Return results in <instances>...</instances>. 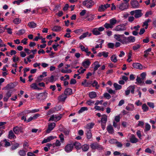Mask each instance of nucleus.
<instances>
[{
	"label": "nucleus",
	"mask_w": 156,
	"mask_h": 156,
	"mask_svg": "<svg viewBox=\"0 0 156 156\" xmlns=\"http://www.w3.org/2000/svg\"><path fill=\"white\" fill-rule=\"evenodd\" d=\"M151 20L150 19H148L147 20H146L143 23V26H145V29H147L148 26V23L151 22Z\"/></svg>",
	"instance_id": "nucleus-34"
},
{
	"label": "nucleus",
	"mask_w": 156,
	"mask_h": 156,
	"mask_svg": "<svg viewBox=\"0 0 156 156\" xmlns=\"http://www.w3.org/2000/svg\"><path fill=\"white\" fill-rule=\"evenodd\" d=\"M47 95L48 93L46 92L40 93L37 95V98L39 100H44L47 98Z\"/></svg>",
	"instance_id": "nucleus-9"
},
{
	"label": "nucleus",
	"mask_w": 156,
	"mask_h": 156,
	"mask_svg": "<svg viewBox=\"0 0 156 156\" xmlns=\"http://www.w3.org/2000/svg\"><path fill=\"white\" fill-rule=\"evenodd\" d=\"M136 83L137 84H140L141 85H143L144 84V82L143 81L144 80H142L141 78L137 76L136 79Z\"/></svg>",
	"instance_id": "nucleus-21"
},
{
	"label": "nucleus",
	"mask_w": 156,
	"mask_h": 156,
	"mask_svg": "<svg viewBox=\"0 0 156 156\" xmlns=\"http://www.w3.org/2000/svg\"><path fill=\"white\" fill-rule=\"evenodd\" d=\"M30 86V88L33 90H40L41 89L40 88H39L38 87L36 83H34L32 84Z\"/></svg>",
	"instance_id": "nucleus-25"
},
{
	"label": "nucleus",
	"mask_w": 156,
	"mask_h": 156,
	"mask_svg": "<svg viewBox=\"0 0 156 156\" xmlns=\"http://www.w3.org/2000/svg\"><path fill=\"white\" fill-rule=\"evenodd\" d=\"M132 66L134 68L139 69H142L143 68H145V67H143L142 65L139 63H133Z\"/></svg>",
	"instance_id": "nucleus-13"
},
{
	"label": "nucleus",
	"mask_w": 156,
	"mask_h": 156,
	"mask_svg": "<svg viewBox=\"0 0 156 156\" xmlns=\"http://www.w3.org/2000/svg\"><path fill=\"white\" fill-rule=\"evenodd\" d=\"M118 122H116L115 121L113 122V126L115 128H116L118 129L120 128V124L118 123Z\"/></svg>",
	"instance_id": "nucleus-51"
},
{
	"label": "nucleus",
	"mask_w": 156,
	"mask_h": 156,
	"mask_svg": "<svg viewBox=\"0 0 156 156\" xmlns=\"http://www.w3.org/2000/svg\"><path fill=\"white\" fill-rule=\"evenodd\" d=\"M83 31V30L82 28L76 29L74 31V32L76 34H80Z\"/></svg>",
	"instance_id": "nucleus-57"
},
{
	"label": "nucleus",
	"mask_w": 156,
	"mask_h": 156,
	"mask_svg": "<svg viewBox=\"0 0 156 156\" xmlns=\"http://www.w3.org/2000/svg\"><path fill=\"white\" fill-rule=\"evenodd\" d=\"M62 116V114H60L58 115H55V121H57L60 120Z\"/></svg>",
	"instance_id": "nucleus-54"
},
{
	"label": "nucleus",
	"mask_w": 156,
	"mask_h": 156,
	"mask_svg": "<svg viewBox=\"0 0 156 156\" xmlns=\"http://www.w3.org/2000/svg\"><path fill=\"white\" fill-rule=\"evenodd\" d=\"M87 137L88 139H90L92 136L91 130L90 129H87Z\"/></svg>",
	"instance_id": "nucleus-33"
},
{
	"label": "nucleus",
	"mask_w": 156,
	"mask_h": 156,
	"mask_svg": "<svg viewBox=\"0 0 156 156\" xmlns=\"http://www.w3.org/2000/svg\"><path fill=\"white\" fill-rule=\"evenodd\" d=\"M95 3V2L93 0H86L83 2V5L88 9L91 8Z\"/></svg>",
	"instance_id": "nucleus-1"
},
{
	"label": "nucleus",
	"mask_w": 156,
	"mask_h": 156,
	"mask_svg": "<svg viewBox=\"0 0 156 156\" xmlns=\"http://www.w3.org/2000/svg\"><path fill=\"white\" fill-rule=\"evenodd\" d=\"M80 48L81 50L83 51H87V50H88V48H85V47L83 46L82 45H81L80 46Z\"/></svg>",
	"instance_id": "nucleus-50"
},
{
	"label": "nucleus",
	"mask_w": 156,
	"mask_h": 156,
	"mask_svg": "<svg viewBox=\"0 0 156 156\" xmlns=\"http://www.w3.org/2000/svg\"><path fill=\"white\" fill-rule=\"evenodd\" d=\"M66 98V95L65 94H62L58 97V99L59 101H64Z\"/></svg>",
	"instance_id": "nucleus-32"
},
{
	"label": "nucleus",
	"mask_w": 156,
	"mask_h": 156,
	"mask_svg": "<svg viewBox=\"0 0 156 156\" xmlns=\"http://www.w3.org/2000/svg\"><path fill=\"white\" fill-rule=\"evenodd\" d=\"M73 144V146H75V148L77 150L80 149L81 147L80 143L77 142H75Z\"/></svg>",
	"instance_id": "nucleus-24"
},
{
	"label": "nucleus",
	"mask_w": 156,
	"mask_h": 156,
	"mask_svg": "<svg viewBox=\"0 0 156 156\" xmlns=\"http://www.w3.org/2000/svg\"><path fill=\"white\" fill-rule=\"evenodd\" d=\"M91 35V33H89L88 32H87L83 33L82 35L79 37V39L80 40H82L85 38L87 36L90 37Z\"/></svg>",
	"instance_id": "nucleus-23"
},
{
	"label": "nucleus",
	"mask_w": 156,
	"mask_h": 156,
	"mask_svg": "<svg viewBox=\"0 0 156 156\" xmlns=\"http://www.w3.org/2000/svg\"><path fill=\"white\" fill-rule=\"evenodd\" d=\"M110 4H107L104 5H101L99 7L98 11L100 12H102L105 10L107 9L110 7Z\"/></svg>",
	"instance_id": "nucleus-10"
},
{
	"label": "nucleus",
	"mask_w": 156,
	"mask_h": 156,
	"mask_svg": "<svg viewBox=\"0 0 156 156\" xmlns=\"http://www.w3.org/2000/svg\"><path fill=\"white\" fill-rule=\"evenodd\" d=\"M142 108L144 112H147L149 109L148 107L145 104H144L142 105Z\"/></svg>",
	"instance_id": "nucleus-42"
},
{
	"label": "nucleus",
	"mask_w": 156,
	"mask_h": 156,
	"mask_svg": "<svg viewBox=\"0 0 156 156\" xmlns=\"http://www.w3.org/2000/svg\"><path fill=\"white\" fill-rule=\"evenodd\" d=\"M104 96L107 99H109L111 98L110 95L108 93H106L104 94Z\"/></svg>",
	"instance_id": "nucleus-64"
},
{
	"label": "nucleus",
	"mask_w": 156,
	"mask_h": 156,
	"mask_svg": "<svg viewBox=\"0 0 156 156\" xmlns=\"http://www.w3.org/2000/svg\"><path fill=\"white\" fill-rule=\"evenodd\" d=\"M151 48H150L145 51L144 52V57L145 58H147L148 55L149 54V52L151 51Z\"/></svg>",
	"instance_id": "nucleus-41"
},
{
	"label": "nucleus",
	"mask_w": 156,
	"mask_h": 156,
	"mask_svg": "<svg viewBox=\"0 0 156 156\" xmlns=\"http://www.w3.org/2000/svg\"><path fill=\"white\" fill-rule=\"evenodd\" d=\"M90 146L91 148L93 150L97 149L98 150H101L103 149V147L97 142H95L91 144Z\"/></svg>",
	"instance_id": "nucleus-8"
},
{
	"label": "nucleus",
	"mask_w": 156,
	"mask_h": 156,
	"mask_svg": "<svg viewBox=\"0 0 156 156\" xmlns=\"http://www.w3.org/2000/svg\"><path fill=\"white\" fill-rule=\"evenodd\" d=\"M13 130L15 133L18 134L20 131V128L18 126H16L14 128Z\"/></svg>",
	"instance_id": "nucleus-53"
},
{
	"label": "nucleus",
	"mask_w": 156,
	"mask_h": 156,
	"mask_svg": "<svg viewBox=\"0 0 156 156\" xmlns=\"http://www.w3.org/2000/svg\"><path fill=\"white\" fill-rule=\"evenodd\" d=\"M114 87L116 90H120L122 88V86L118 84L115 83L114 84Z\"/></svg>",
	"instance_id": "nucleus-44"
},
{
	"label": "nucleus",
	"mask_w": 156,
	"mask_h": 156,
	"mask_svg": "<svg viewBox=\"0 0 156 156\" xmlns=\"http://www.w3.org/2000/svg\"><path fill=\"white\" fill-rule=\"evenodd\" d=\"M61 144L60 141L58 140H56V142L53 144L52 146L54 147H59L60 146Z\"/></svg>",
	"instance_id": "nucleus-35"
},
{
	"label": "nucleus",
	"mask_w": 156,
	"mask_h": 156,
	"mask_svg": "<svg viewBox=\"0 0 156 156\" xmlns=\"http://www.w3.org/2000/svg\"><path fill=\"white\" fill-rule=\"evenodd\" d=\"M61 72L63 73H71L72 70L70 69H63L61 70Z\"/></svg>",
	"instance_id": "nucleus-47"
},
{
	"label": "nucleus",
	"mask_w": 156,
	"mask_h": 156,
	"mask_svg": "<svg viewBox=\"0 0 156 156\" xmlns=\"http://www.w3.org/2000/svg\"><path fill=\"white\" fill-rule=\"evenodd\" d=\"M131 4L132 7L133 8H138L139 6V4L138 2L136 0H133L131 1Z\"/></svg>",
	"instance_id": "nucleus-15"
},
{
	"label": "nucleus",
	"mask_w": 156,
	"mask_h": 156,
	"mask_svg": "<svg viewBox=\"0 0 156 156\" xmlns=\"http://www.w3.org/2000/svg\"><path fill=\"white\" fill-rule=\"evenodd\" d=\"M27 151L24 150L20 151V156H25L26 155Z\"/></svg>",
	"instance_id": "nucleus-63"
},
{
	"label": "nucleus",
	"mask_w": 156,
	"mask_h": 156,
	"mask_svg": "<svg viewBox=\"0 0 156 156\" xmlns=\"http://www.w3.org/2000/svg\"><path fill=\"white\" fill-rule=\"evenodd\" d=\"M91 62L89 59H87L85 60L82 63V66L85 68H87L90 64Z\"/></svg>",
	"instance_id": "nucleus-17"
},
{
	"label": "nucleus",
	"mask_w": 156,
	"mask_h": 156,
	"mask_svg": "<svg viewBox=\"0 0 156 156\" xmlns=\"http://www.w3.org/2000/svg\"><path fill=\"white\" fill-rule=\"evenodd\" d=\"M117 140H116L112 139L109 140V142L111 144H115L116 142H117Z\"/></svg>",
	"instance_id": "nucleus-62"
},
{
	"label": "nucleus",
	"mask_w": 156,
	"mask_h": 156,
	"mask_svg": "<svg viewBox=\"0 0 156 156\" xmlns=\"http://www.w3.org/2000/svg\"><path fill=\"white\" fill-rule=\"evenodd\" d=\"M72 93V90L70 88H66L64 91V94L66 95H70Z\"/></svg>",
	"instance_id": "nucleus-28"
},
{
	"label": "nucleus",
	"mask_w": 156,
	"mask_h": 156,
	"mask_svg": "<svg viewBox=\"0 0 156 156\" xmlns=\"http://www.w3.org/2000/svg\"><path fill=\"white\" fill-rule=\"evenodd\" d=\"M140 46L139 44H137L133 46V49L134 50H136L140 48Z\"/></svg>",
	"instance_id": "nucleus-61"
},
{
	"label": "nucleus",
	"mask_w": 156,
	"mask_h": 156,
	"mask_svg": "<svg viewBox=\"0 0 156 156\" xmlns=\"http://www.w3.org/2000/svg\"><path fill=\"white\" fill-rule=\"evenodd\" d=\"M55 138V137L53 136H50L46 138H45L42 142V144L46 143L50 141L51 140L54 139Z\"/></svg>",
	"instance_id": "nucleus-20"
},
{
	"label": "nucleus",
	"mask_w": 156,
	"mask_h": 156,
	"mask_svg": "<svg viewBox=\"0 0 156 156\" xmlns=\"http://www.w3.org/2000/svg\"><path fill=\"white\" fill-rule=\"evenodd\" d=\"M126 29V25L123 24L116 26L115 28L113 29V30L117 31H120L125 30Z\"/></svg>",
	"instance_id": "nucleus-6"
},
{
	"label": "nucleus",
	"mask_w": 156,
	"mask_h": 156,
	"mask_svg": "<svg viewBox=\"0 0 156 156\" xmlns=\"http://www.w3.org/2000/svg\"><path fill=\"white\" fill-rule=\"evenodd\" d=\"M94 102L91 100L88 101H87L86 103L89 106H92L94 104Z\"/></svg>",
	"instance_id": "nucleus-58"
},
{
	"label": "nucleus",
	"mask_w": 156,
	"mask_h": 156,
	"mask_svg": "<svg viewBox=\"0 0 156 156\" xmlns=\"http://www.w3.org/2000/svg\"><path fill=\"white\" fill-rule=\"evenodd\" d=\"M15 137V136L14 134L12 131V130H10L9 132V133L8 135V137L9 139H14Z\"/></svg>",
	"instance_id": "nucleus-37"
},
{
	"label": "nucleus",
	"mask_w": 156,
	"mask_h": 156,
	"mask_svg": "<svg viewBox=\"0 0 156 156\" xmlns=\"http://www.w3.org/2000/svg\"><path fill=\"white\" fill-rule=\"evenodd\" d=\"M61 27L58 26H54L52 29V30L55 31H58L61 30Z\"/></svg>",
	"instance_id": "nucleus-39"
},
{
	"label": "nucleus",
	"mask_w": 156,
	"mask_h": 156,
	"mask_svg": "<svg viewBox=\"0 0 156 156\" xmlns=\"http://www.w3.org/2000/svg\"><path fill=\"white\" fill-rule=\"evenodd\" d=\"M151 128V126L148 123H145V129L144 131H149Z\"/></svg>",
	"instance_id": "nucleus-49"
},
{
	"label": "nucleus",
	"mask_w": 156,
	"mask_h": 156,
	"mask_svg": "<svg viewBox=\"0 0 156 156\" xmlns=\"http://www.w3.org/2000/svg\"><path fill=\"white\" fill-rule=\"evenodd\" d=\"M147 105L151 108H153L154 107V105L153 103L148 102L147 103Z\"/></svg>",
	"instance_id": "nucleus-56"
},
{
	"label": "nucleus",
	"mask_w": 156,
	"mask_h": 156,
	"mask_svg": "<svg viewBox=\"0 0 156 156\" xmlns=\"http://www.w3.org/2000/svg\"><path fill=\"white\" fill-rule=\"evenodd\" d=\"M92 83L91 81H87L86 80H84V81L82 82V85L84 87H88Z\"/></svg>",
	"instance_id": "nucleus-22"
},
{
	"label": "nucleus",
	"mask_w": 156,
	"mask_h": 156,
	"mask_svg": "<svg viewBox=\"0 0 156 156\" xmlns=\"http://www.w3.org/2000/svg\"><path fill=\"white\" fill-rule=\"evenodd\" d=\"M120 119L119 115L116 116L115 117L114 121H115L116 122H119L120 121Z\"/></svg>",
	"instance_id": "nucleus-55"
},
{
	"label": "nucleus",
	"mask_w": 156,
	"mask_h": 156,
	"mask_svg": "<svg viewBox=\"0 0 156 156\" xmlns=\"http://www.w3.org/2000/svg\"><path fill=\"white\" fill-rule=\"evenodd\" d=\"M14 87V85L12 83H10L8 84L5 87L6 89H9L13 88Z\"/></svg>",
	"instance_id": "nucleus-46"
},
{
	"label": "nucleus",
	"mask_w": 156,
	"mask_h": 156,
	"mask_svg": "<svg viewBox=\"0 0 156 156\" xmlns=\"http://www.w3.org/2000/svg\"><path fill=\"white\" fill-rule=\"evenodd\" d=\"M104 29V28L103 27H100L99 28H95L92 30V32L94 35H98L101 34V32L103 31Z\"/></svg>",
	"instance_id": "nucleus-5"
},
{
	"label": "nucleus",
	"mask_w": 156,
	"mask_h": 156,
	"mask_svg": "<svg viewBox=\"0 0 156 156\" xmlns=\"http://www.w3.org/2000/svg\"><path fill=\"white\" fill-rule=\"evenodd\" d=\"M117 21L115 18H113L109 20L110 23L113 26L117 23Z\"/></svg>",
	"instance_id": "nucleus-36"
},
{
	"label": "nucleus",
	"mask_w": 156,
	"mask_h": 156,
	"mask_svg": "<svg viewBox=\"0 0 156 156\" xmlns=\"http://www.w3.org/2000/svg\"><path fill=\"white\" fill-rule=\"evenodd\" d=\"M81 148L83 151H86L89 148V146L87 144H84L81 146Z\"/></svg>",
	"instance_id": "nucleus-40"
},
{
	"label": "nucleus",
	"mask_w": 156,
	"mask_h": 156,
	"mask_svg": "<svg viewBox=\"0 0 156 156\" xmlns=\"http://www.w3.org/2000/svg\"><path fill=\"white\" fill-rule=\"evenodd\" d=\"M94 125V124L93 123H89L86 125V128L87 129H90L93 127Z\"/></svg>",
	"instance_id": "nucleus-45"
},
{
	"label": "nucleus",
	"mask_w": 156,
	"mask_h": 156,
	"mask_svg": "<svg viewBox=\"0 0 156 156\" xmlns=\"http://www.w3.org/2000/svg\"><path fill=\"white\" fill-rule=\"evenodd\" d=\"M130 141L132 143H135L138 142V140L133 134H131L129 137Z\"/></svg>",
	"instance_id": "nucleus-18"
},
{
	"label": "nucleus",
	"mask_w": 156,
	"mask_h": 156,
	"mask_svg": "<svg viewBox=\"0 0 156 156\" xmlns=\"http://www.w3.org/2000/svg\"><path fill=\"white\" fill-rule=\"evenodd\" d=\"M129 106H127L126 109L128 111H132L134 110V106L133 105V104H129Z\"/></svg>",
	"instance_id": "nucleus-26"
},
{
	"label": "nucleus",
	"mask_w": 156,
	"mask_h": 156,
	"mask_svg": "<svg viewBox=\"0 0 156 156\" xmlns=\"http://www.w3.org/2000/svg\"><path fill=\"white\" fill-rule=\"evenodd\" d=\"M89 96L90 98H95L97 96L96 93L95 92H91L89 93Z\"/></svg>",
	"instance_id": "nucleus-31"
},
{
	"label": "nucleus",
	"mask_w": 156,
	"mask_h": 156,
	"mask_svg": "<svg viewBox=\"0 0 156 156\" xmlns=\"http://www.w3.org/2000/svg\"><path fill=\"white\" fill-rule=\"evenodd\" d=\"M55 122L51 123L48 125V128L46 131V132L47 133H50L51 131L55 127Z\"/></svg>",
	"instance_id": "nucleus-16"
},
{
	"label": "nucleus",
	"mask_w": 156,
	"mask_h": 156,
	"mask_svg": "<svg viewBox=\"0 0 156 156\" xmlns=\"http://www.w3.org/2000/svg\"><path fill=\"white\" fill-rule=\"evenodd\" d=\"M94 72H95L99 67H100L101 66L99 64L98 62V61L95 62L94 63Z\"/></svg>",
	"instance_id": "nucleus-27"
},
{
	"label": "nucleus",
	"mask_w": 156,
	"mask_h": 156,
	"mask_svg": "<svg viewBox=\"0 0 156 156\" xmlns=\"http://www.w3.org/2000/svg\"><path fill=\"white\" fill-rule=\"evenodd\" d=\"M111 60L114 62H116L117 60V57L115 55H113L111 57Z\"/></svg>",
	"instance_id": "nucleus-48"
},
{
	"label": "nucleus",
	"mask_w": 156,
	"mask_h": 156,
	"mask_svg": "<svg viewBox=\"0 0 156 156\" xmlns=\"http://www.w3.org/2000/svg\"><path fill=\"white\" fill-rule=\"evenodd\" d=\"M101 122V127L103 130H104L105 128L106 123L107 121V116L106 115H104L102 116Z\"/></svg>",
	"instance_id": "nucleus-4"
},
{
	"label": "nucleus",
	"mask_w": 156,
	"mask_h": 156,
	"mask_svg": "<svg viewBox=\"0 0 156 156\" xmlns=\"http://www.w3.org/2000/svg\"><path fill=\"white\" fill-rule=\"evenodd\" d=\"M88 110V108L86 107H83L81 108L80 110L78 112L79 114L85 111Z\"/></svg>",
	"instance_id": "nucleus-43"
},
{
	"label": "nucleus",
	"mask_w": 156,
	"mask_h": 156,
	"mask_svg": "<svg viewBox=\"0 0 156 156\" xmlns=\"http://www.w3.org/2000/svg\"><path fill=\"white\" fill-rule=\"evenodd\" d=\"M104 27L106 29L112 28L113 26H112L111 24L106 23L104 25Z\"/></svg>",
	"instance_id": "nucleus-52"
},
{
	"label": "nucleus",
	"mask_w": 156,
	"mask_h": 156,
	"mask_svg": "<svg viewBox=\"0 0 156 156\" xmlns=\"http://www.w3.org/2000/svg\"><path fill=\"white\" fill-rule=\"evenodd\" d=\"M41 65L40 63L36 62L33 64V67L34 68L38 67L39 69L40 68V66Z\"/></svg>",
	"instance_id": "nucleus-59"
},
{
	"label": "nucleus",
	"mask_w": 156,
	"mask_h": 156,
	"mask_svg": "<svg viewBox=\"0 0 156 156\" xmlns=\"http://www.w3.org/2000/svg\"><path fill=\"white\" fill-rule=\"evenodd\" d=\"M135 41V37L133 36H129V37H125L124 44H127L129 43H133Z\"/></svg>",
	"instance_id": "nucleus-7"
},
{
	"label": "nucleus",
	"mask_w": 156,
	"mask_h": 156,
	"mask_svg": "<svg viewBox=\"0 0 156 156\" xmlns=\"http://www.w3.org/2000/svg\"><path fill=\"white\" fill-rule=\"evenodd\" d=\"M56 80V79L55 78L54 76L53 75H51L50 77L46 78L45 79V81H46V83H48V82L54 83Z\"/></svg>",
	"instance_id": "nucleus-14"
},
{
	"label": "nucleus",
	"mask_w": 156,
	"mask_h": 156,
	"mask_svg": "<svg viewBox=\"0 0 156 156\" xmlns=\"http://www.w3.org/2000/svg\"><path fill=\"white\" fill-rule=\"evenodd\" d=\"M59 137L60 138L61 142L63 143L64 141V137L63 135L62 134H61L59 136Z\"/></svg>",
	"instance_id": "nucleus-60"
},
{
	"label": "nucleus",
	"mask_w": 156,
	"mask_h": 156,
	"mask_svg": "<svg viewBox=\"0 0 156 156\" xmlns=\"http://www.w3.org/2000/svg\"><path fill=\"white\" fill-rule=\"evenodd\" d=\"M128 89L130 92V91L131 93L134 94V93L135 86V85H130L129 86L128 88Z\"/></svg>",
	"instance_id": "nucleus-30"
},
{
	"label": "nucleus",
	"mask_w": 156,
	"mask_h": 156,
	"mask_svg": "<svg viewBox=\"0 0 156 156\" xmlns=\"http://www.w3.org/2000/svg\"><path fill=\"white\" fill-rule=\"evenodd\" d=\"M28 26L30 28H34L36 27L37 24L34 22L32 21L28 23Z\"/></svg>",
	"instance_id": "nucleus-29"
},
{
	"label": "nucleus",
	"mask_w": 156,
	"mask_h": 156,
	"mask_svg": "<svg viewBox=\"0 0 156 156\" xmlns=\"http://www.w3.org/2000/svg\"><path fill=\"white\" fill-rule=\"evenodd\" d=\"M92 85L93 87H95L96 89H98L100 87L98 82L95 80L92 83Z\"/></svg>",
	"instance_id": "nucleus-38"
},
{
	"label": "nucleus",
	"mask_w": 156,
	"mask_h": 156,
	"mask_svg": "<svg viewBox=\"0 0 156 156\" xmlns=\"http://www.w3.org/2000/svg\"><path fill=\"white\" fill-rule=\"evenodd\" d=\"M128 4L127 3H123L120 4L118 6L119 9L124 10L128 8Z\"/></svg>",
	"instance_id": "nucleus-12"
},
{
	"label": "nucleus",
	"mask_w": 156,
	"mask_h": 156,
	"mask_svg": "<svg viewBox=\"0 0 156 156\" xmlns=\"http://www.w3.org/2000/svg\"><path fill=\"white\" fill-rule=\"evenodd\" d=\"M73 145L72 144H67L65 147V150L67 153L71 151L73 149Z\"/></svg>",
	"instance_id": "nucleus-11"
},
{
	"label": "nucleus",
	"mask_w": 156,
	"mask_h": 156,
	"mask_svg": "<svg viewBox=\"0 0 156 156\" xmlns=\"http://www.w3.org/2000/svg\"><path fill=\"white\" fill-rule=\"evenodd\" d=\"M107 130L108 133L111 134H113L114 133V130L112 125H109L107 127Z\"/></svg>",
	"instance_id": "nucleus-19"
},
{
	"label": "nucleus",
	"mask_w": 156,
	"mask_h": 156,
	"mask_svg": "<svg viewBox=\"0 0 156 156\" xmlns=\"http://www.w3.org/2000/svg\"><path fill=\"white\" fill-rule=\"evenodd\" d=\"M130 14L132 15H134V17L136 18H138L141 17L143 15L142 10L137 9L132 11L130 12Z\"/></svg>",
	"instance_id": "nucleus-3"
},
{
	"label": "nucleus",
	"mask_w": 156,
	"mask_h": 156,
	"mask_svg": "<svg viewBox=\"0 0 156 156\" xmlns=\"http://www.w3.org/2000/svg\"><path fill=\"white\" fill-rule=\"evenodd\" d=\"M125 37L124 34H115L114 35L115 39L123 44H124Z\"/></svg>",
	"instance_id": "nucleus-2"
}]
</instances>
